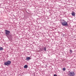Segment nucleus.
<instances>
[{"label": "nucleus", "instance_id": "obj_1", "mask_svg": "<svg viewBox=\"0 0 76 76\" xmlns=\"http://www.w3.org/2000/svg\"><path fill=\"white\" fill-rule=\"evenodd\" d=\"M61 24L63 26H67V25L68 24L64 20H62V22H61Z\"/></svg>", "mask_w": 76, "mask_h": 76}, {"label": "nucleus", "instance_id": "obj_2", "mask_svg": "<svg viewBox=\"0 0 76 76\" xmlns=\"http://www.w3.org/2000/svg\"><path fill=\"white\" fill-rule=\"evenodd\" d=\"M10 64H11V61H8L7 62L4 63V64L5 66H9Z\"/></svg>", "mask_w": 76, "mask_h": 76}, {"label": "nucleus", "instance_id": "obj_3", "mask_svg": "<svg viewBox=\"0 0 76 76\" xmlns=\"http://www.w3.org/2000/svg\"><path fill=\"white\" fill-rule=\"evenodd\" d=\"M69 75L70 76H74L75 75V74L74 72H69Z\"/></svg>", "mask_w": 76, "mask_h": 76}, {"label": "nucleus", "instance_id": "obj_4", "mask_svg": "<svg viewBox=\"0 0 76 76\" xmlns=\"http://www.w3.org/2000/svg\"><path fill=\"white\" fill-rule=\"evenodd\" d=\"M10 31H8L6 30H5V34L6 35H9V34H10Z\"/></svg>", "mask_w": 76, "mask_h": 76}, {"label": "nucleus", "instance_id": "obj_5", "mask_svg": "<svg viewBox=\"0 0 76 76\" xmlns=\"http://www.w3.org/2000/svg\"><path fill=\"white\" fill-rule=\"evenodd\" d=\"M71 14L73 16H75V12H72Z\"/></svg>", "mask_w": 76, "mask_h": 76}, {"label": "nucleus", "instance_id": "obj_6", "mask_svg": "<svg viewBox=\"0 0 76 76\" xmlns=\"http://www.w3.org/2000/svg\"><path fill=\"white\" fill-rule=\"evenodd\" d=\"M24 67L25 68V69L27 68H28V66H27L26 65H24Z\"/></svg>", "mask_w": 76, "mask_h": 76}, {"label": "nucleus", "instance_id": "obj_7", "mask_svg": "<svg viewBox=\"0 0 76 76\" xmlns=\"http://www.w3.org/2000/svg\"><path fill=\"white\" fill-rule=\"evenodd\" d=\"M26 60H30L31 59V58L29 57H28L26 58Z\"/></svg>", "mask_w": 76, "mask_h": 76}, {"label": "nucleus", "instance_id": "obj_8", "mask_svg": "<svg viewBox=\"0 0 76 76\" xmlns=\"http://www.w3.org/2000/svg\"><path fill=\"white\" fill-rule=\"evenodd\" d=\"M0 50L1 51L2 50H3V48L1 47H0Z\"/></svg>", "mask_w": 76, "mask_h": 76}, {"label": "nucleus", "instance_id": "obj_9", "mask_svg": "<svg viewBox=\"0 0 76 76\" xmlns=\"http://www.w3.org/2000/svg\"><path fill=\"white\" fill-rule=\"evenodd\" d=\"M63 71H65L66 70V68H64L63 69Z\"/></svg>", "mask_w": 76, "mask_h": 76}, {"label": "nucleus", "instance_id": "obj_10", "mask_svg": "<svg viewBox=\"0 0 76 76\" xmlns=\"http://www.w3.org/2000/svg\"><path fill=\"white\" fill-rule=\"evenodd\" d=\"M44 50H45V51H46V48H44Z\"/></svg>", "mask_w": 76, "mask_h": 76}, {"label": "nucleus", "instance_id": "obj_11", "mask_svg": "<svg viewBox=\"0 0 76 76\" xmlns=\"http://www.w3.org/2000/svg\"><path fill=\"white\" fill-rule=\"evenodd\" d=\"M54 76H57V75L56 74H54Z\"/></svg>", "mask_w": 76, "mask_h": 76}, {"label": "nucleus", "instance_id": "obj_12", "mask_svg": "<svg viewBox=\"0 0 76 76\" xmlns=\"http://www.w3.org/2000/svg\"><path fill=\"white\" fill-rule=\"evenodd\" d=\"M69 51L70 52H72V50H70Z\"/></svg>", "mask_w": 76, "mask_h": 76}]
</instances>
